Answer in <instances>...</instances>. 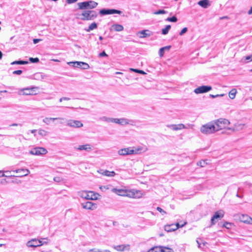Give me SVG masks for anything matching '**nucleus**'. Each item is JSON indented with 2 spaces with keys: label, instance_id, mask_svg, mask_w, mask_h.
Returning a JSON list of instances; mask_svg holds the SVG:
<instances>
[{
  "label": "nucleus",
  "instance_id": "nucleus-38",
  "mask_svg": "<svg viewBox=\"0 0 252 252\" xmlns=\"http://www.w3.org/2000/svg\"><path fill=\"white\" fill-rule=\"evenodd\" d=\"M233 226V223L225 221L222 227L226 228V229H231L232 226Z\"/></svg>",
  "mask_w": 252,
  "mask_h": 252
},
{
  "label": "nucleus",
  "instance_id": "nucleus-27",
  "mask_svg": "<svg viewBox=\"0 0 252 252\" xmlns=\"http://www.w3.org/2000/svg\"><path fill=\"white\" fill-rule=\"evenodd\" d=\"M56 120L63 121V120H64V119L63 118H47V117H46L43 120V122L44 123H45V124H46L47 125H49L50 124L51 121H54Z\"/></svg>",
  "mask_w": 252,
  "mask_h": 252
},
{
  "label": "nucleus",
  "instance_id": "nucleus-37",
  "mask_svg": "<svg viewBox=\"0 0 252 252\" xmlns=\"http://www.w3.org/2000/svg\"><path fill=\"white\" fill-rule=\"evenodd\" d=\"M170 29V25H167L165 28L162 30V34L164 35L167 34Z\"/></svg>",
  "mask_w": 252,
  "mask_h": 252
},
{
  "label": "nucleus",
  "instance_id": "nucleus-33",
  "mask_svg": "<svg viewBox=\"0 0 252 252\" xmlns=\"http://www.w3.org/2000/svg\"><path fill=\"white\" fill-rule=\"evenodd\" d=\"M114 118L107 117L106 116H103L102 117L99 118V120L102 121H104L107 123H113Z\"/></svg>",
  "mask_w": 252,
  "mask_h": 252
},
{
  "label": "nucleus",
  "instance_id": "nucleus-28",
  "mask_svg": "<svg viewBox=\"0 0 252 252\" xmlns=\"http://www.w3.org/2000/svg\"><path fill=\"white\" fill-rule=\"evenodd\" d=\"M170 48L171 46H167L161 48L159 50V56L161 57L163 56L165 51L166 50H169L170 49Z\"/></svg>",
  "mask_w": 252,
  "mask_h": 252
},
{
  "label": "nucleus",
  "instance_id": "nucleus-32",
  "mask_svg": "<svg viewBox=\"0 0 252 252\" xmlns=\"http://www.w3.org/2000/svg\"><path fill=\"white\" fill-rule=\"evenodd\" d=\"M112 27L114 29V30L117 32H121L124 30L123 26L121 25L118 24H114L112 26Z\"/></svg>",
  "mask_w": 252,
  "mask_h": 252
},
{
  "label": "nucleus",
  "instance_id": "nucleus-63",
  "mask_svg": "<svg viewBox=\"0 0 252 252\" xmlns=\"http://www.w3.org/2000/svg\"><path fill=\"white\" fill-rule=\"evenodd\" d=\"M2 52L0 51V59H1L2 58Z\"/></svg>",
  "mask_w": 252,
  "mask_h": 252
},
{
  "label": "nucleus",
  "instance_id": "nucleus-61",
  "mask_svg": "<svg viewBox=\"0 0 252 252\" xmlns=\"http://www.w3.org/2000/svg\"><path fill=\"white\" fill-rule=\"evenodd\" d=\"M216 96H217V97H220V96H222L224 95V94H217V95H215Z\"/></svg>",
  "mask_w": 252,
  "mask_h": 252
},
{
  "label": "nucleus",
  "instance_id": "nucleus-21",
  "mask_svg": "<svg viewBox=\"0 0 252 252\" xmlns=\"http://www.w3.org/2000/svg\"><path fill=\"white\" fill-rule=\"evenodd\" d=\"M13 172L19 173V175L17 176V177H19L27 176L30 173V171L27 169H18L13 171Z\"/></svg>",
  "mask_w": 252,
  "mask_h": 252
},
{
  "label": "nucleus",
  "instance_id": "nucleus-36",
  "mask_svg": "<svg viewBox=\"0 0 252 252\" xmlns=\"http://www.w3.org/2000/svg\"><path fill=\"white\" fill-rule=\"evenodd\" d=\"M35 78L36 79H43L46 76L42 73H37L34 75Z\"/></svg>",
  "mask_w": 252,
  "mask_h": 252
},
{
  "label": "nucleus",
  "instance_id": "nucleus-41",
  "mask_svg": "<svg viewBox=\"0 0 252 252\" xmlns=\"http://www.w3.org/2000/svg\"><path fill=\"white\" fill-rule=\"evenodd\" d=\"M177 20V18L175 16H173L172 17H168L166 19V21L171 22H176Z\"/></svg>",
  "mask_w": 252,
  "mask_h": 252
},
{
  "label": "nucleus",
  "instance_id": "nucleus-60",
  "mask_svg": "<svg viewBox=\"0 0 252 252\" xmlns=\"http://www.w3.org/2000/svg\"><path fill=\"white\" fill-rule=\"evenodd\" d=\"M36 129H32V130H31V132L32 133H34L35 132H36Z\"/></svg>",
  "mask_w": 252,
  "mask_h": 252
},
{
  "label": "nucleus",
  "instance_id": "nucleus-42",
  "mask_svg": "<svg viewBox=\"0 0 252 252\" xmlns=\"http://www.w3.org/2000/svg\"><path fill=\"white\" fill-rule=\"evenodd\" d=\"M156 15L164 14L167 13V11L164 10H158L154 13Z\"/></svg>",
  "mask_w": 252,
  "mask_h": 252
},
{
  "label": "nucleus",
  "instance_id": "nucleus-45",
  "mask_svg": "<svg viewBox=\"0 0 252 252\" xmlns=\"http://www.w3.org/2000/svg\"><path fill=\"white\" fill-rule=\"evenodd\" d=\"M38 133L39 135H41L42 136H45L47 134V132L43 129H40L38 131Z\"/></svg>",
  "mask_w": 252,
  "mask_h": 252
},
{
  "label": "nucleus",
  "instance_id": "nucleus-47",
  "mask_svg": "<svg viewBox=\"0 0 252 252\" xmlns=\"http://www.w3.org/2000/svg\"><path fill=\"white\" fill-rule=\"evenodd\" d=\"M245 60L248 61L247 63L252 61V54L245 57Z\"/></svg>",
  "mask_w": 252,
  "mask_h": 252
},
{
  "label": "nucleus",
  "instance_id": "nucleus-4",
  "mask_svg": "<svg viewBox=\"0 0 252 252\" xmlns=\"http://www.w3.org/2000/svg\"><path fill=\"white\" fill-rule=\"evenodd\" d=\"M200 131L205 134H210L216 132L217 130L214 122H211L201 126Z\"/></svg>",
  "mask_w": 252,
  "mask_h": 252
},
{
  "label": "nucleus",
  "instance_id": "nucleus-23",
  "mask_svg": "<svg viewBox=\"0 0 252 252\" xmlns=\"http://www.w3.org/2000/svg\"><path fill=\"white\" fill-rule=\"evenodd\" d=\"M139 33L141 34V35L139 36V37L141 38L150 37L153 35V32L148 30H143L141 32H139Z\"/></svg>",
  "mask_w": 252,
  "mask_h": 252
},
{
  "label": "nucleus",
  "instance_id": "nucleus-52",
  "mask_svg": "<svg viewBox=\"0 0 252 252\" xmlns=\"http://www.w3.org/2000/svg\"><path fill=\"white\" fill-rule=\"evenodd\" d=\"M78 0H66V2L68 4H71L76 2Z\"/></svg>",
  "mask_w": 252,
  "mask_h": 252
},
{
  "label": "nucleus",
  "instance_id": "nucleus-64",
  "mask_svg": "<svg viewBox=\"0 0 252 252\" xmlns=\"http://www.w3.org/2000/svg\"><path fill=\"white\" fill-rule=\"evenodd\" d=\"M196 242L198 244V248H200V244L199 243L198 241V240H196Z\"/></svg>",
  "mask_w": 252,
  "mask_h": 252
},
{
  "label": "nucleus",
  "instance_id": "nucleus-46",
  "mask_svg": "<svg viewBox=\"0 0 252 252\" xmlns=\"http://www.w3.org/2000/svg\"><path fill=\"white\" fill-rule=\"evenodd\" d=\"M54 181L56 182L59 183L63 181V179L60 177H55L54 178Z\"/></svg>",
  "mask_w": 252,
  "mask_h": 252
},
{
  "label": "nucleus",
  "instance_id": "nucleus-51",
  "mask_svg": "<svg viewBox=\"0 0 252 252\" xmlns=\"http://www.w3.org/2000/svg\"><path fill=\"white\" fill-rule=\"evenodd\" d=\"M100 57H107L108 55L106 54L105 51H103L99 54Z\"/></svg>",
  "mask_w": 252,
  "mask_h": 252
},
{
  "label": "nucleus",
  "instance_id": "nucleus-8",
  "mask_svg": "<svg viewBox=\"0 0 252 252\" xmlns=\"http://www.w3.org/2000/svg\"><path fill=\"white\" fill-rule=\"evenodd\" d=\"M224 215V212L220 210L216 212L211 219V225H213L217 222L216 220H220Z\"/></svg>",
  "mask_w": 252,
  "mask_h": 252
},
{
  "label": "nucleus",
  "instance_id": "nucleus-31",
  "mask_svg": "<svg viewBox=\"0 0 252 252\" xmlns=\"http://www.w3.org/2000/svg\"><path fill=\"white\" fill-rule=\"evenodd\" d=\"M97 27V25L96 23L95 22H94L93 23H92L89 26V27L87 28V29H85V30L87 32H91V31L94 30V29H96Z\"/></svg>",
  "mask_w": 252,
  "mask_h": 252
},
{
  "label": "nucleus",
  "instance_id": "nucleus-26",
  "mask_svg": "<svg viewBox=\"0 0 252 252\" xmlns=\"http://www.w3.org/2000/svg\"><path fill=\"white\" fill-rule=\"evenodd\" d=\"M77 150H85L86 151H90L92 150L91 146L90 144H85L80 145L78 147L76 148Z\"/></svg>",
  "mask_w": 252,
  "mask_h": 252
},
{
  "label": "nucleus",
  "instance_id": "nucleus-11",
  "mask_svg": "<svg viewBox=\"0 0 252 252\" xmlns=\"http://www.w3.org/2000/svg\"><path fill=\"white\" fill-rule=\"evenodd\" d=\"M44 244H47V243L46 242H42L41 240H37L34 239L28 241L27 243V246L28 247H37L42 246Z\"/></svg>",
  "mask_w": 252,
  "mask_h": 252
},
{
  "label": "nucleus",
  "instance_id": "nucleus-35",
  "mask_svg": "<svg viewBox=\"0 0 252 252\" xmlns=\"http://www.w3.org/2000/svg\"><path fill=\"white\" fill-rule=\"evenodd\" d=\"M28 63V61H16L12 62L11 63V64L14 65V64H26Z\"/></svg>",
  "mask_w": 252,
  "mask_h": 252
},
{
  "label": "nucleus",
  "instance_id": "nucleus-17",
  "mask_svg": "<svg viewBox=\"0 0 252 252\" xmlns=\"http://www.w3.org/2000/svg\"><path fill=\"white\" fill-rule=\"evenodd\" d=\"M67 126L74 127H81L83 125L81 121L78 120H69L67 124Z\"/></svg>",
  "mask_w": 252,
  "mask_h": 252
},
{
  "label": "nucleus",
  "instance_id": "nucleus-25",
  "mask_svg": "<svg viewBox=\"0 0 252 252\" xmlns=\"http://www.w3.org/2000/svg\"><path fill=\"white\" fill-rule=\"evenodd\" d=\"M197 3L203 8H207L211 5L210 1L209 0H201Z\"/></svg>",
  "mask_w": 252,
  "mask_h": 252
},
{
  "label": "nucleus",
  "instance_id": "nucleus-1",
  "mask_svg": "<svg viewBox=\"0 0 252 252\" xmlns=\"http://www.w3.org/2000/svg\"><path fill=\"white\" fill-rule=\"evenodd\" d=\"M112 191L117 195H120V196H128L129 197L131 198H136L138 197L136 194L138 193L139 191H138L136 190L135 189H131V190H127V189H117L116 188H113L112 189Z\"/></svg>",
  "mask_w": 252,
  "mask_h": 252
},
{
  "label": "nucleus",
  "instance_id": "nucleus-6",
  "mask_svg": "<svg viewBox=\"0 0 252 252\" xmlns=\"http://www.w3.org/2000/svg\"><path fill=\"white\" fill-rule=\"evenodd\" d=\"M79 196L87 200H96L97 199V194L93 191H82L79 193Z\"/></svg>",
  "mask_w": 252,
  "mask_h": 252
},
{
  "label": "nucleus",
  "instance_id": "nucleus-43",
  "mask_svg": "<svg viewBox=\"0 0 252 252\" xmlns=\"http://www.w3.org/2000/svg\"><path fill=\"white\" fill-rule=\"evenodd\" d=\"M131 71H132L135 72L139 73L141 74H145V72L142 70H139L138 69H134V68H130V69Z\"/></svg>",
  "mask_w": 252,
  "mask_h": 252
},
{
  "label": "nucleus",
  "instance_id": "nucleus-12",
  "mask_svg": "<svg viewBox=\"0 0 252 252\" xmlns=\"http://www.w3.org/2000/svg\"><path fill=\"white\" fill-rule=\"evenodd\" d=\"M212 89V88L210 86H201L194 89V92L196 94H203L208 92Z\"/></svg>",
  "mask_w": 252,
  "mask_h": 252
},
{
  "label": "nucleus",
  "instance_id": "nucleus-10",
  "mask_svg": "<svg viewBox=\"0 0 252 252\" xmlns=\"http://www.w3.org/2000/svg\"><path fill=\"white\" fill-rule=\"evenodd\" d=\"M122 12L119 10L114 9H102L99 10V13L100 15H105L109 14H121Z\"/></svg>",
  "mask_w": 252,
  "mask_h": 252
},
{
  "label": "nucleus",
  "instance_id": "nucleus-44",
  "mask_svg": "<svg viewBox=\"0 0 252 252\" xmlns=\"http://www.w3.org/2000/svg\"><path fill=\"white\" fill-rule=\"evenodd\" d=\"M29 60L31 63H37L39 62V60L38 58H30Z\"/></svg>",
  "mask_w": 252,
  "mask_h": 252
},
{
  "label": "nucleus",
  "instance_id": "nucleus-14",
  "mask_svg": "<svg viewBox=\"0 0 252 252\" xmlns=\"http://www.w3.org/2000/svg\"><path fill=\"white\" fill-rule=\"evenodd\" d=\"M81 206L83 208L90 210H94L97 208V205L95 203L90 201L82 203Z\"/></svg>",
  "mask_w": 252,
  "mask_h": 252
},
{
  "label": "nucleus",
  "instance_id": "nucleus-5",
  "mask_svg": "<svg viewBox=\"0 0 252 252\" xmlns=\"http://www.w3.org/2000/svg\"><path fill=\"white\" fill-rule=\"evenodd\" d=\"M217 131L224 128L230 124L229 121L225 119L220 118L214 122Z\"/></svg>",
  "mask_w": 252,
  "mask_h": 252
},
{
  "label": "nucleus",
  "instance_id": "nucleus-16",
  "mask_svg": "<svg viewBox=\"0 0 252 252\" xmlns=\"http://www.w3.org/2000/svg\"><path fill=\"white\" fill-rule=\"evenodd\" d=\"M131 120H129L126 118H114L113 119V123L118 124L119 125H121L122 126H125L126 125H128L130 123V122H131Z\"/></svg>",
  "mask_w": 252,
  "mask_h": 252
},
{
  "label": "nucleus",
  "instance_id": "nucleus-62",
  "mask_svg": "<svg viewBox=\"0 0 252 252\" xmlns=\"http://www.w3.org/2000/svg\"><path fill=\"white\" fill-rule=\"evenodd\" d=\"M236 196L238 197H239V198H242V196H241L240 195H239L238 194V193H237Z\"/></svg>",
  "mask_w": 252,
  "mask_h": 252
},
{
  "label": "nucleus",
  "instance_id": "nucleus-20",
  "mask_svg": "<svg viewBox=\"0 0 252 252\" xmlns=\"http://www.w3.org/2000/svg\"><path fill=\"white\" fill-rule=\"evenodd\" d=\"M167 126L173 130H178L184 128H188V127L183 124H180L178 125H167Z\"/></svg>",
  "mask_w": 252,
  "mask_h": 252
},
{
  "label": "nucleus",
  "instance_id": "nucleus-59",
  "mask_svg": "<svg viewBox=\"0 0 252 252\" xmlns=\"http://www.w3.org/2000/svg\"><path fill=\"white\" fill-rule=\"evenodd\" d=\"M210 96L212 98H214L217 97V96H216L215 95H213V94H210Z\"/></svg>",
  "mask_w": 252,
  "mask_h": 252
},
{
  "label": "nucleus",
  "instance_id": "nucleus-9",
  "mask_svg": "<svg viewBox=\"0 0 252 252\" xmlns=\"http://www.w3.org/2000/svg\"><path fill=\"white\" fill-rule=\"evenodd\" d=\"M47 152L48 151L45 148L39 147L34 148L30 151L31 155L36 156L45 155Z\"/></svg>",
  "mask_w": 252,
  "mask_h": 252
},
{
  "label": "nucleus",
  "instance_id": "nucleus-54",
  "mask_svg": "<svg viewBox=\"0 0 252 252\" xmlns=\"http://www.w3.org/2000/svg\"><path fill=\"white\" fill-rule=\"evenodd\" d=\"M5 173H6L7 174L6 175H9L10 176L9 177H17L16 175H9V173L11 172V171H6L4 172Z\"/></svg>",
  "mask_w": 252,
  "mask_h": 252
},
{
  "label": "nucleus",
  "instance_id": "nucleus-22",
  "mask_svg": "<svg viewBox=\"0 0 252 252\" xmlns=\"http://www.w3.org/2000/svg\"><path fill=\"white\" fill-rule=\"evenodd\" d=\"M35 89V87L24 88L20 91V93L23 95H32Z\"/></svg>",
  "mask_w": 252,
  "mask_h": 252
},
{
  "label": "nucleus",
  "instance_id": "nucleus-55",
  "mask_svg": "<svg viewBox=\"0 0 252 252\" xmlns=\"http://www.w3.org/2000/svg\"><path fill=\"white\" fill-rule=\"evenodd\" d=\"M40 40V39H33V42L34 44H36Z\"/></svg>",
  "mask_w": 252,
  "mask_h": 252
},
{
  "label": "nucleus",
  "instance_id": "nucleus-13",
  "mask_svg": "<svg viewBox=\"0 0 252 252\" xmlns=\"http://www.w3.org/2000/svg\"><path fill=\"white\" fill-rule=\"evenodd\" d=\"M185 224H186V223H185L184 224L180 225L179 223H177L176 224H169V225H166L164 226V230L168 232H172V231H174L177 230L179 227H183Z\"/></svg>",
  "mask_w": 252,
  "mask_h": 252
},
{
  "label": "nucleus",
  "instance_id": "nucleus-56",
  "mask_svg": "<svg viewBox=\"0 0 252 252\" xmlns=\"http://www.w3.org/2000/svg\"><path fill=\"white\" fill-rule=\"evenodd\" d=\"M248 13L249 15L252 14V6L251 7V9L249 10Z\"/></svg>",
  "mask_w": 252,
  "mask_h": 252
},
{
  "label": "nucleus",
  "instance_id": "nucleus-49",
  "mask_svg": "<svg viewBox=\"0 0 252 252\" xmlns=\"http://www.w3.org/2000/svg\"><path fill=\"white\" fill-rule=\"evenodd\" d=\"M188 31V28H183L182 31L180 32L179 34L180 35H183L184 33H185Z\"/></svg>",
  "mask_w": 252,
  "mask_h": 252
},
{
  "label": "nucleus",
  "instance_id": "nucleus-2",
  "mask_svg": "<svg viewBox=\"0 0 252 252\" xmlns=\"http://www.w3.org/2000/svg\"><path fill=\"white\" fill-rule=\"evenodd\" d=\"M97 13L94 10H84L80 14L82 16L81 19L83 21H91L94 20L97 17Z\"/></svg>",
  "mask_w": 252,
  "mask_h": 252
},
{
  "label": "nucleus",
  "instance_id": "nucleus-50",
  "mask_svg": "<svg viewBox=\"0 0 252 252\" xmlns=\"http://www.w3.org/2000/svg\"><path fill=\"white\" fill-rule=\"evenodd\" d=\"M22 73V70H15L13 72V74H17V75H20Z\"/></svg>",
  "mask_w": 252,
  "mask_h": 252
},
{
  "label": "nucleus",
  "instance_id": "nucleus-34",
  "mask_svg": "<svg viewBox=\"0 0 252 252\" xmlns=\"http://www.w3.org/2000/svg\"><path fill=\"white\" fill-rule=\"evenodd\" d=\"M236 93L237 91L236 89H232L229 93V97L232 99H234L235 97Z\"/></svg>",
  "mask_w": 252,
  "mask_h": 252
},
{
  "label": "nucleus",
  "instance_id": "nucleus-48",
  "mask_svg": "<svg viewBox=\"0 0 252 252\" xmlns=\"http://www.w3.org/2000/svg\"><path fill=\"white\" fill-rule=\"evenodd\" d=\"M157 210L158 211H159L160 213H161L162 215H164V214H166V212L159 207H158L157 208Z\"/></svg>",
  "mask_w": 252,
  "mask_h": 252
},
{
  "label": "nucleus",
  "instance_id": "nucleus-40",
  "mask_svg": "<svg viewBox=\"0 0 252 252\" xmlns=\"http://www.w3.org/2000/svg\"><path fill=\"white\" fill-rule=\"evenodd\" d=\"M161 248H162L164 252H174L173 250L171 248L164 246H161Z\"/></svg>",
  "mask_w": 252,
  "mask_h": 252
},
{
  "label": "nucleus",
  "instance_id": "nucleus-24",
  "mask_svg": "<svg viewBox=\"0 0 252 252\" xmlns=\"http://www.w3.org/2000/svg\"><path fill=\"white\" fill-rule=\"evenodd\" d=\"M245 124L242 123H236L233 127H229L228 129L232 130L233 131H239L243 129Z\"/></svg>",
  "mask_w": 252,
  "mask_h": 252
},
{
  "label": "nucleus",
  "instance_id": "nucleus-58",
  "mask_svg": "<svg viewBox=\"0 0 252 252\" xmlns=\"http://www.w3.org/2000/svg\"><path fill=\"white\" fill-rule=\"evenodd\" d=\"M18 125L21 126V124H18L16 123H14L11 125V126H18Z\"/></svg>",
  "mask_w": 252,
  "mask_h": 252
},
{
  "label": "nucleus",
  "instance_id": "nucleus-57",
  "mask_svg": "<svg viewBox=\"0 0 252 252\" xmlns=\"http://www.w3.org/2000/svg\"><path fill=\"white\" fill-rule=\"evenodd\" d=\"M63 99L64 100H69L70 99V98L67 97H63Z\"/></svg>",
  "mask_w": 252,
  "mask_h": 252
},
{
  "label": "nucleus",
  "instance_id": "nucleus-29",
  "mask_svg": "<svg viewBox=\"0 0 252 252\" xmlns=\"http://www.w3.org/2000/svg\"><path fill=\"white\" fill-rule=\"evenodd\" d=\"M102 175L108 176V177H113L116 174L114 171H109L108 170L102 171V172H100Z\"/></svg>",
  "mask_w": 252,
  "mask_h": 252
},
{
  "label": "nucleus",
  "instance_id": "nucleus-30",
  "mask_svg": "<svg viewBox=\"0 0 252 252\" xmlns=\"http://www.w3.org/2000/svg\"><path fill=\"white\" fill-rule=\"evenodd\" d=\"M148 252H164L161 246H156L149 250Z\"/></svg>",
  "mask_w": 252,
  "mask_h": 252
},
{
  "label": "nucleus",
  "instance_id": "nucleus-39",
  "mask_svg": "<svg viewBox=\"0 0 252 252\" xmlns=\"http://www.w3.org/2000/svg\"><path fill=\"white\" fill-rule=\"evenodd\" d=\"M207 164H208V163L207 162L206 160H200L199 162H198L197 163V165L200 166L201 167H204Z\"/></svg>",
  "mask_w": 252,
  "mask_h": 252
},
{
  "label": "nucleus",
  "instance_id": "nucleus-53",
  "mask_svg": "<svg viewBox=\"0 0 252 252\" xmlns=\"http://www.w3.org/2000/svg\"><path fill=\"white\" fill-rule=\"evenodd\" d=\"M8 176H9L5 175V174L4 173L3 171L0 170V177H8Z\"/></svg>",
  "mask_w": 252,
  "mask_h": 252
},
{
  "label": "nucleus",
  "instance_id": "nucleus-7",
  "mask_svg": "<svg viewBox=\"0 0 252 252\" xmlns=\"http://www.w3.org/2000/svg\"><path fill=\"white\" fill-rule=\"evenodd\" d=\"M68 64L72 65L74 67L80 68L82 69H88L90 68L89 65L83 62H70L67 63Z\"/></svg>",
  "mask_w": 252,
  "mask_h": 252
},
{
  "label": "nucleus",
  "instance_id": "nucleus-18",
  "mask_svg": "<svg viewBox=\"0 0 252 252\" xmlns=\"http://www.w3.org/2000/svg\"><path fill=\"white\" fill-rule=\"evenodd\" d=\"M113 248L117 251L124 252L125 251H129L130 249V245L128 244L119 245L113 246Z\"/></svg>",
  "mask_w": 252,
  "mask_h": 252
},
{
  "label": "nucleus",
  "instance_id": "nucleus-19",
  "mask_svg": "<svg viewBox=\"0 0 252 252\" xmlns=\"http://www.w3.org/2000/svg\"><path fill=\"white\" fill-rule=\"evenodd\" d=\"M240 220L245 223L252 224V218L247 215H241L240 216Z\"/></svg>",
  "mask_w": 252,
  "mask_h": 252
},
{
  "label": "nucleus",
  "instance_id": "nucleus-15",
  "mask_svg": "<svg viewBox=\"0 0 252 252\" xmlns=\"http://www.w3.org/2000/svg\"><path fill=\"white\" fill-rule=\"evenodd\" d=\"M118 153L119 155L121 156H126L133 154L135 153L134 151L132 149H131L130 148H126L119 150L118 152Z\"/></svg>",
  "mask_w": 252,
  "mask_h": 252
},
{
  "label": "nucleus",
  "instance_id": "nucleus-3",
  "mask_svg": "<svg viewBox=\"0 0 252 252\" xmlns=\"http://www.w3.org/2000/svg\"><path fill=\"white\" fill-rule=\"evenodd\" d=\"M78 9L80 10H91L95 8L98 5V3L92 0L85 1L77 3Z\"/></svg>",
  "mask_w": 252,
  "mask_h": 252
}]
</instances>
